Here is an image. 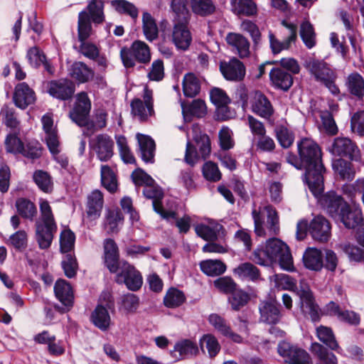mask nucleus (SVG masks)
Wrapping results in <instances>:
<instances>
[{
    "label": "nucleus",
    "instance_id": "nucleus-16",
    "mask_svg": "<svg viewBox=\"0 0 364 364\" xmlns=\"http://www.w3.org/2000/svg\"><path fill=\"white\" fill-rule=\"evenodd\" d=\"M114 141L106 134H100L91 139L90 146L101 161H107L113 156Z\"/></svg>",
    "mask_w": 364,
    "mask_h": 364
},
{
    "label": "nucleus",
    "instance_id": "nucleus-29",
    "mask_svg": "<svg viewBox=\"0 0 364 364\" xmlns=\"http://www.w3.org/2000/svg\"><path fill=\"white\" fill-rule=\"evenodd\" d=\"M56 231L57 224H53V226L36 224V240L41 249L46 250L50 247Z\"/></svg>",
    "mask_w": 364,
    "mask_h": 364
},
{
    "label": "nucleus",
    "instance_id": "nucleus-55",
    "mask_svg": "<svg viewBox=\"0 0 364 364\" xmlns=\"http://www.w3.org/2000/svg\"><path fill=\"white\" fill-rule=\"evenodd\" d=\"M191 6L193 12L200 16H209L215 9L212 0H191Z\"/></svg>",
    "mask_w": 364,
    "mask_h": 364
},
{
    "label": "nucleus",
    "instance_id": "nucleus-18",
    "mask_svg": "<svg viewBox=\"0 0 364 364\" xmlns=\"http://www.w3.org/2000/svg\"><path fill=\"white\" fill-rule=\"evenodd\" d=\"M144 196L149 199H152V205L156 213L159 214L164 219L170 220L176 218V212L173 210H166L161 204V200L163 198L164 193L161 188L155 186L154 184L146 186L143 191Z\"/></svg>",
    "mask_w": 364,
    "mask_h": 364
},
{
    "label": "nucleus",
    "instance_id": "nucleus-42",
    "mask_svg": "<svg viewBox=\"0 0 364 364\" xmlns=\"http://www.w3.org/2000/svg\"><path fill=\"white\" fill-rule=\"evenodd\" d=\"M200 268L207 276L218 277L225 272L227 266L220 259H205L200 262Z\"/></svg>",
    "mask_w": 364,
    "mask_h": 364
},
{
    "label": "nucleus",
    "instance_id": "nucleus-11",
    "mask_svg": "<svg viewBox=\"0 0 364 364\" xmlns=\"http://www.w3.org/2000/svg\"><path fill=\"white\" fill-rule=\"evenodd\" d=\"M119 269L120 272L117 275L118 283H124L131 291L139 290L143 284L141 273L136 268L126 261H122Z\"/></svg>",
    "mask_w": 364,
    "mask_h": 364
},
{
    "label": "nucleus",
    "instance_id": "nucleus-26",
    "mask_svg": "<svg viewBox=\"0 0 364 364\" xmlns=\"http://www.w3.org/2000/svg\"><path fill=\"white\" fill-rule=\"evenodd\" d=\"M13 100L16 107L24 109L36 101L34 91L26 83L21 82L16 85Z\"/></svg>",
    "mask_w": 364,
    "mask_h": 364
},
{
    "label": "nucleus",
    "instance_id": "nucleus-1",
    "mask_svg": "<svg viewBox=\"0 0 364 364\" xmlns=\"http://www.w3.org/2000/svg\"><path fill=\"white\" fill-rule=\"evenodd\" d=\"M301 163L306 170L305 180L313 195L318 196L324 189L323 173L325 168L321 161V152L318 144L309 138L297 144Z\"/></svg>",
    "mask_w": 364,
    "mask_h": 364
},
{
    "label": "nucleus",
    "instance_id": "nucleus-44",
    "mask_svg": "<svg viewBox=\"0 0 364 364\" xmlns=\"http://www.w3.org/2000/svg\"><path fill=\"white\" fill-rule=\"evenodd\" d=\"M15 206L17 213L22 218L33 221L36 217V206L30 200L25 198H19L16 200Z\"/></svg>",
    "mask_w": 364,
    "mask_h": 364
},
{
    "label": "nucleus",
    "instance_id": "nucleus-4",
    "mask_svg": "<svg viewBox=\"0 0 364 364\" xmlns=\"http://www.w3.org/2000/svg\"><path fill=\"white\" fill-rule=\"evenodd\" d=\"M90 18L95 23L103 22V2L101 0H91L87 6V11L79 13L77 31L80 41H85L91 34Z\"/></svg>",
    "mask_w": 364,
    "mask_h": 364
},
{
    "label": "nucleus",
    "instance_id": "nucleus-60",
    "mask_svg": "<svg viewBox=\"0 0 364 364\" xmlns=\"http://www.w3.org/2000/svg\"><path fill=\"white\" fill-rule=\"evenodd\" d=\"M249 300V294L242 289H235L228 298V301L234 311H239L247 304Z\"/></svg>",
    "mask_w": 364,
    "mask_h": 364
},
{
    "label": "nucleus",
    "instance_id": "nucleus-30",
    "mask_svg": "<svg viewBox=\"0 0 364 364\" xmlns=\"http://www.w3.org/2000/svg\"><path fill=\"white\" fill-rule=\"evenodd\" d=\"M344 209L346 210L343 211L341 215H340L337 223H343L346 228L348 229L355 228L358 227L364 220L362 210L359 205L357 207L355 206L353 210H351L348 204L346 208Z\"/></svg>",
    "mask_w": 364,
    "mask_h": 364
},
{
    "label": "nucleus",
    "instance_id": "nucleus-51",
    "mask_svg": "<svg viewBox=\"0 0 364 364\" xmlns=\"http://www.w3.org/2000/svg\"><path fill=\"white\" fill-rule=\"evenodd\" d=\"M196 235L206 241H214L218 238L219 226L213 224L200 223L194 227Z\"/></svg>",
    "mask_w": 364,
    "mask_h": 364
},
{
    "label": "nucleus",
    "instance_id": "nucleus-10",
    "mask_svg": "<svg viewBox=\"0 0 364 364\" xmlns=\"http://www.w3.org/2000/svg\"><path fill=\"white\" fill-rule=\"evenodd\" d=\"M297 295L300 299V309L305 316H309L314 322L320 319V309L315 303L314 298L309 287L306 284H301L300 289H297Z\"/></svg>",
    "mask_w": 364,
    "mask_h": 364
},
{
    "label": "nucleus",
    "instance_id": "nucleus-52",
    "mask_svg": "<svg viewBox=\"0 0 364 364\" xmlns=\"http://www.w3.org/2000/svg\"><path fill=\"white\" fill-rule=\"evenodd\" d=\"M101 183L110 193H114L117 189L116 176L114 171L107 165H102L101 166Z\"/></svg>",
    "mask_w": 364,
    "mask_h": 364
},
{
    "label": "nucleus",
    "instance_id": "nucleus-24",
    "mask_svg": "<svg viewBox=\"0 0 364 364\" xmlns=\"http://www.w3.org/2000/svg\"><path fill=\"white\" fill-rule=\"evenodd\" d=\"M208 322L215 331H217L223 336L231 339L235 343H242V337L239 334L235 333L232 331L230 324L221 316L217 314H211L208 316Z\"/></svg>",
    "mask_w": 364,
    "mask_h": 364
},
{
    "label": "nucleus",
    "instance_id": "nucleus-39",
    "mask_svg": "<svg viewBox=\"0 0 364 364\" xmlns=\"http://www.w3.org/2000/svg\"><path fill=\"white\" fill-rule=\"evenodd\" d=\"M187 5V0L171 1L170 7L173 23H188L189 11Z\"/></svg>",
    "mask_w": 364,
    "mask_h": 364
},
{
    "label": "nucleus",
    "instance_id": "nucleus-20",
    "mask_svg": "<svg viewBox=\"0 0 364 364\" xmlns=\"http://www.w3.org/2000/svg\"><path fill=\"white\" fill-rule=\"evenodd\" d=\"M172 41L176 48L187 50L192 42V36L187 27L188 23H173Z\"/></svg>",
    "mask_w": 364,
    "mask_h": 364
},
{
    "label": "nucleus",
    "instance_id": "nucleus-2",
    "mask_svg": "<svg viewBox=\"0 0 364 364\" xmlns=\"http://www.w3.org/2000/svg\"><path fill=\"white\" fill-rule=\"evenodd\" d=\"M250 259L261 266H271L279 262L282 269L294 270L293 257L288 245L281 240L272 237L259 245L253 252Z\"/></svg>",
    "mask_w": 364,
    "mask_h": 364
},
{
    "label": "nucleus",
    "instance_id": "nucleus-3",
    "mask_svg": "<svg viewBox=\"0 0 364 364\" xmlns=\"http://www.w3.org/2000/svg\"><path fill=\"white\" fill-rule=\"evenodd\" d=\"M252 215L254 220L255 232L259 237L274 236L279 232V216L272 205L253 208Z\"/></svg>",
    "mask_w": 364,
    "mask_h": 364
},
{
    "label": "nucleus",
    "instance_id": "nucleus-45",
    "mask_svg": "<svg viewBox=\"0 0 364 364\" xmlns=\"http://www.w3.org/2000/svg\"><path fill=\"white\" fill-rule=\"evenodd\" d=\"M346 85L351 95L359 99L364 96V79L359 73H350L347 77Z\"/></svg>",
    "mask_w": 364,
    "mask_h": 364
},
{
    "label": "nucleus",
    "instance_id": "nucleus-17",
    "mask_svg": "<svg viewBox=\"0 0 364 364\" xmlns=\"http://www.w3.org/2000/svg\"><path fill=\"white\" fill-rule=\"evenodd\" d=\"M282 24L289 30V33L284 41H279L272 31H269L268 33L269 47L274 55H277L283 50H288L297 37L296 25L285 21H283Z\"/></svg>",
    "mask_w": 364,
    "mask_h": 364
},
{
    "label": "nucleus",
    "instance_id": "nucleus-48",
    "mask_svg": "<svg viewBox=\"0 0 364 364\" xmlns=\"http://www.w3.org/2000/svg\"><path fill=\"white\" fill-rule=\"evenodd\" d=\"M124 217L120 210L118 208L107 210L105 216V225L109 232H117L119 231V225H122Z\"/></svg>",
    "mask_w": 364,
    "mask_h": 364
},
{
    "label": "nucleus",
    "instance_id": "nucleus-36",
    "mask_svg": "<svg viewBox=\"0 0 364 364\" xmlns=\"http://www.w3.org/2000/svg\"><path fill=\"white\" fill-rule=\"evenodd\" d=\"M91 321L101 331H107L111 324L108 309L102 304H98L91 314Z\"/></svg>",
    "mask_w": 364,
    "mask_h": 364
},
{
    "label": "nucleus",
    "instance_id": "nucleus-23",
    "mask_svg": "<svg viewBox=\"0 0 364 364\" xmlns=\"http://www.w3.org/2000/svg\"><path fill=\"white\" fill-rule=\"evenodd\" d=\"M103 245L105 264L110 272L116 273L122 264L119 261L118 247L112 239H106Z\"/></svg>",
    "mask_w": 364,
    "mask_h": 364
},
{
    "label": "nucleus",
    "instance_id": "nucleus-7",
    "mask_svg": "<svg viewBox=\"0 0 364 364\" xmlns=\"http://www.w3.org/2000/svg\"><path fill=\"white\" fill-rule=\"evenodd\" d=\"M323 191V190L321 191L318 196H314L317 198L318 203L327 214L336 222H338V218H340L342 212L346 210L344 208H346L348 203L345 201L341 196L334 191H328L321 195Z\"/></svg>",
    "mask_w": 364,
    "mask_h": 364
},
{
    "label": "nucleus",
    "instance_id": "nucleus-34",
    "mask_svg": "<svg viewBox=\"0 0 364 364\" xmlns=\"http://www.w3.org/2000/svg\"><path fill=\"white\" fill-rule=\"evenodd\" d=\"M269 78L272 85L275 88L284 91L288 90L293 84L291 75L279 68H272L271 70Z\"/></svg>",
    "mask_w": 364,
    "mask_h": 364
},
{
    "label": "nucleus",
    "instance_id": "nucleus-58",
    "mask_svg": "<svg viewBox=\"0 0 364 364\" xmlns=\"http://www.w3.org/2000/svg\"><path fill=\"white\" fill-rule=\"evenodd\" d=\"M211 102L216 106L218 111H223L227 108L230 99L225 92L220 88L214 87L210 92Z\"/></svg>",
    "mask_w": 364,
    "mask_h": 364
},
{
    "label": "nucleus",
    "instance_id": "nucleus-64",
    "mask_svg": "<svg viewBox=\"0 0 364 364\" xmlns=\"http://www.w3.org/2000/svg\"><path fill=\"white\" fill-rule=\"evenodd\" d=\"M28 242V236L25 230H18L12 234L8 240V244L18 251L23 250Z\"/></svg>",
    "mask_w": 364,
    "mask_h": 364
},
{
    "label": "nucleus",
    "instance_id": "nucleus-59",
    "mask_svg": "<svg viewBox=\"0 0 364 364\" xmlns=\"http://www.w3.org/2000/svg\"><path fill=\"white\" fill-rule=\"evenodd\" d=\"M200 348H206L210 358L215 357L220 350V346L216 337L210 333L203 335L200 339Z\"/></svg>",
    "mask_w": 364,
    "mask_h": 364
},
{
    "label": "nucleus",
    "instance_id": "nucleus-32",
    "mask_svg": "<svg viewBox=\"0 0 364 364\" xmlns=\"http://www.w3.org/2000/svg\"><path fill=\"white\" fill-rule=\"evenodd\" d=\"M54 292L57 299L67 310L73 306L74 295L71 286L65 280L58 279L54 286Z\"/></svg>",
    "mask_w": 364,
    "mask_h": 364
},
{
    "label": "nucleus",
    "instance_id": "nucleus-12",
    "mask_svg": "<svg viewBox=\"0 0 364 364\" xmlns=\"http://www.w3.org/2000/svg\"><path fill=\"white\" fill-rule=\"evenodd\" d=\"M132 114L141 122L146 121L154 114L152 91L146 86L144 88L143 100L134 99L131 102Z\"/></svg>",
    "mask_w": 364,
    "mask_h": 364
},
{
    "label": "nucleus",
    "instance_id": "nucleus-14",
    "mask_svg": "<svg viewBox=\"0 0 364 364\" xmlns=\"http://www.w3.org/2000/svg\"><path fill=\"white\" fill-rule=\"evenodd\" d=\"M250 108L257 116L269 119L274 113V109L270 100L260 91H255L250 96Z\"/></svg>",
    "mask_w": 364,
    "mask_h": 364
},
{
    "label": "nucleus",
    "instance_id": "nucleus-43",
    "mask_svg": "<svg viewBox=\"0 0 364 364\" xmlns=\"http://www.w3.org/2000/svg\"><path fill=\"white\" fill-rule=\"evenodd\" d=\"M259 312L260 321L269 324L276 323L280 318L279 308L269 302H262L259 306Z\"/></svg>",
    "mask_w": 364,
    "mask_h": 364
},
{
    "label": "nucleus",
    "instance_id": "nucleus-40",
    "mask_svg": "<svg viewBox=\"0 0 364 364\" xmlns=\"http://www.w3.org/2000/svg\"><path fill=\"white\" fill-rule=\"evenodd\" d=\"M316 336L321 342L326 345L329 348L336 350L339 354H343V350L336 341L331 328L324 326L317 327Z\"/></svg>",
    "mask_w": 364,
    "mask_h": 364
},
{
    "label": "nucleus",
    "instance_id": "nucleus-31",
    "mask_svg": "<svg viewBox=\"0 0 364 364\" xmlns=\"http://www.w3.org/2000/svg\"><path fill=\"white\" fill-rule=\"evenodd\" d=\"M233 274L242 281L257 282L262 280L259 269L250 262H243L234 268Z\"/></svg>",
    "mask_w": 364,
    "mask_h": 364
},
{
    "label": "nucleus",
    "instance_id": "nucleus-6",
    "mask_svg": "<svg viewBox=\"0 0 364 364\" xmlns=\"http://www.w3.org/2000/svg\"><path fill=\"white\" fill-rule=\"evenodd\" d=\"M196 147L188 141L185 154L186 162L193 166L200 159H206L210 154L211 146L209 136L205 134H196L193 136Z\"/></svg>",
    "mask_w": 364,
    "mask_h": 364
},
{
    "label": "nucleus",
    "instance_id": "nucleus-38",
    "mask_svg": "<svg viewBox=\"0 0 364 364\" xmlns=\"http://www.w3.org/2000/svg\"><path fill=\"white\" fill-rule=\"evenodd\" d=\"M136 138L142 160L146 163H152L155 151L154 141L149 136L141 134H137Z\"/></svg>",
    "mask_w": 364,
    "mask_h": 364
},
{
    "label": "nucleus",
    "instance_id": "nucleus-13",
    "mask_svg": "<svg viewBox=\"0 0 364 364\" xmlns=\"http://www.w3.org/2000/svg\"><path fill=\"white\" fill-rule=\"evenodd\" d=\"M75 105L70 113V117L80 127L86 126L89 121L91 102L87 93L82 92L76 97Z\"/></svg>",
    "mask_w": 364,
    "mask_h": 364
},
{
    "label": "nucleus",
    "instance_id": "nucleus-63",
    "mask_svg": "<svg viewBox=\"0 0 364 364\" xmlns=\"http://www.w3.org/2000/svg\"><path fill=\"white\" fill-rule=\"evenodd\" d=\"M319 117L321 120L320 129L328 134H336L338 129L332 114L327 111H321Z\"/></svg>",
    "mask_w": 364,
    "mask_h": 364
},
{
    "label": "nucleus",
    "instance_id": "nucleus-27",
    "mask_svg": "<svg viewBox=\"0 0 364 364\" xmlns=\"http://www.w3.org/2000/svg\"><path fill=\"white\" fill-rule=\"evenodd\" d=\"M226 42L230 46L232 51L237 54L240 58L248 57L250 51V42L240 33H229L225 38Z\"/></svg>",
    "mask_w": 364,
    "mask_h": 364
},
{
    "label": "nucleus",
    "instance_id": "nucleus-19",
    "mask_svg": "<svg viewBox=\"0 0 364 364\" xmlns=\"http://www.w3.org/2000/svg\"><path fill=\"white\" fill-rule=\"evenodd\" d=\"M306 68L314 79L321 83L336 74L331 66L323 60L309 59L306 62Z\"/></svg>",
    "mask_w": 364,
    "mask_h": 364
},
{
    "label": "nucleus",
    "instance_id": "nucleus-37",
    "mask_svg": "<svg viewBox=\"0 0 364 364\" xmlns=\"http://www.w3.org/2000/svg\"><path fill=\"white\" fill-rule=\"evenodd\" d=\"M69 75L78 83H85L94 77L93 70L82 62L74 63L69 69Z\"/></svg>",
    "mask_w": 364,
    "mask_h": 364
},
{
    "label": "nucleus",
    "instance_id": "nucleus-15",
    "mask_svg": "<svg viewBox=\"0 0 364 364\" xmlns=\"http://www.w3.org/2000/svg\"><path fill=\"white\" fill-rule=\"evenodd\" d=\"M333 155L346 156L351 160L360 159V150L356 144L349 138L337 137L328 148Z\"/></svg>",
    "mask_w": 364,
    "mask_h": 364
},
{
    "label": "nucleus",
    "instance_id": "nucleus-28",
    "mask_svg": "<svg viewBox=\"0 0 364 364\" xmlns=\"http://www.w3.org/2000/svg\"><path fill=\"white\" fill-rule=\"evenodd\" d=\"M104 205V197L99 190L92 191L87 196L86 205L87 216L90 220H96L100 217Z\"/></svg>",
    "mask_w": 364,
    "mask_h": 364
},
{
    "label": "nucleus",
    "instance_id": "nucleus-49",
    "mask_svg": "<svg viewBox=\"0 0 364 364\" xmlns=\"http://www.w3.org/2000/svg\"><path fill=\"white\" fill-rule=\"evenodd\" d=\"M143 31L149 41H153L158 38L159 30L154 18L148 12L142 15Z\"/></svg>",
    "mask_w": 364,
    "mask_h": 364
},
{
    "label": "nucleus",
    "instance_id": "nucleus-57",
    "mask_svg": "<svg viewBox=\"0 0 364 364\" xmlns=\"http://www.w3.org/2000/svg\"><path fill=\"white\" fill-rule=\"evenodd\" d=\"M300 36L308 48L316 45V33L313 25L309 21H304L300 26Z\"/></svg>",
    "mask_w": 364,
    "mask_h": 364
},
{
    "label": "nucleus",
    "instance_id": "nucleus-61",
    "mask_svg": "<svg viewBox=\"0 0 364 364\" xmlns=\"http://www.w3.org/2000/svg\"><path fill=\"white\" fill-rule=\"evenodd\" d=\"M277 139L284 148H289L294 142L293 133L284 124L277 125L275 128Z\"/></svg>",
    "mask_w": 364,
    "mask_h": 364
},
{
    "label": "nucleus",
    "instance_id": "nucleus-5",
    "mask_svg": "<svg viewBox=\"0 0 364 364\" xmlns=\"http://www.w3.org/2000/svg\"><path fill=\"white\" fill-rule=\"evenodd\" d=\"M4 144L8 153L21 154L31 159H38L41 156V145L38 141L29 142L24 145L16 135L8 134Z\"/></svg>",
    "mask_w": 364,
    "mask_h": 364
},
{
    "label": "nucleus",
    "instance_id": "nucleus-21",
    "mask_svg": "<svg viewBox=\"0 0 364 364\" xmlns=\"http://www.w3.org/2000/svg\"><path fill=\"white\" fill-rule=\"evenodd\" d=\"M309 232L315 240L327 242L331 237L330 223L323 216L318 215L309 224Z\"/></svg>",
    "mask_w": 364,
    "mask_h": 364
},
{
    "label": "nucleus",
    "instance_id": "nucleus-35",
    "mask_svg": "<svg viewBox=\"0 0 364 364\" xmlns=\"http://www.w3.org/2000/svg\"><path fill=\"white\" fill-rule=\"evenodd\" d=\"M231 11L237 16H253L257 13V7L252 0H230Z\"/></svg>",
    "mask_w": 364,
    "mask_h": 364
},
{
    "label": "nucleus",
    "instance_id": "nucleus-33",
    "mask_svg": "<svg viewBox=\"0 0 364 364\" xmlns=\"http://www.w3.org/2000/svg\"><path fill=\"white\" fill-rule=\"evenodd\" d=\"M303 263L306 269L321 270L323 267L322 252L316 247H308L303 255Z\"/></svg>",
    "mask_w": 364,
    "mask_h": 364
},
{
    "label": "nucleus",
    "instance_id": "nucleus-62",
    "mask_svg": "<svg viewBox=\"0 0 364 364\" xmlns=\"http://www.w3.org/2000/svg\"><path fill=\"white\" fill-rule=\"evenodd\" d=\"M182 113L184 119H186L188 114L201 117L205 114V104L203 100H196L187 107L183 104H181Z\"/></svg>",
    "mask_w": 364,
    "mask_h": 364
},
{
    "label": "nucleus",
    "instance_id": "nucleus-8",
    "mask_svg": "<svg viewBox=\"0 0 364 364\" xmlns=\"http://www.w3.org/2000/svg\"><path fill=\"white\" fill-rule=\"evenodd\" d=\"M121 58L126 68H132L135 65V60L141 63H149L151 60L149 47L143 41H134L130 49H122Z\"/></svg>",
    "mask_w": 364,
    "mask_h": 364
},
{
    "label": "nucleus",
    "instance_id": "nucleus-46",
    "mask_svg": "<svg viewBox=\"0 0 364 364\" xmlns=\"http://www.w3.org/2000/svg\"><path fill=\"white\" fill-rule=\"evenodd\" d=\"M174 351L178 353L181 358H188L196 356L198 353V348L192 340L183 339L175 344Z\"/></svg>",
    "mask_w": 364,
    "mask_h": 364
},
{
    "label": "nucleus",
    "instance_id": "nucleus-53",
    "mask_svg": "<svg viewBox=\"0 0 364 364\" xmlns=\"http://www.w3.org/2000/svg\"><path fill=\"white\" fill-rule=\"evenodd\" d=\"M185 301L183 292L176 288H170L164 298V304L168 308H176L182 305Z\"/></svg>",
    "mask_w": 364,
    "mask_h": 364
},
{
    "label": "nucleus",
    "instance_id": "nucleus-50",
    "mask_svg": "<svg viewBox=\"0 0 364 364\" xmlns=\"http://www.w3.org/2000/svg\"><path fill=\"white\" fill-rule=\"evenodd\" d=\"M332 167L335 173L344 180H352L354 178L355 172L351 164L343 159L333 160Z\"/></svg>",
    "mask_w": 364,
    "mask_h": 364
},
{
    "label": "nucleus",
    "instance_id": "nucleus-47",
    "mask_svg": "<svg viewBox=\"0 0 364 364\" xmlns=\"http://www.w3.org/2000/svg\"><path fill=\"white\" fill-rule=\"evenodd\" d=\"M310 350L322 364H338L336 356L317 342L311 344Z\"/></svg>",
    "mask_w": 364,
    "mask_h": 364
},
{
    "label": "nucleus",
    "instance_id": "nucleus-9",
    "mask_svg": "<svg viewBox=\"0 0 364 364\" xmlns=\"http://www.w3.org/2000/svg\"><path fill=\"white\" fill-rule=\"evenodd\" d=\"M278 353L289 364H313L310 355L305 350L286 341L279 343Z\"/></svg>",
    "mask_w": 364,
    "mask_h": 364
},
{
    "label": "nucleus",
    "instance_id": "nucleus-25",
    "mask_svg": "<svg viewBox=\"0 0 364 364\" xmlns=\"http://www.w3.org/2000/svg\"><path fill=\"white\" fill-rule=\"evenodd\" d=\"M48 92L53 97L66 100L73 96L75 85L68 80L51 81L48 85Z\"/></svg>",
    "mask_w": 364,
    "mask_h": 364
},
{
    "label": "nucleus",
    "instance_id": "nucleus-41",
    "mask_svg": "<svg viewBox=\"0 0 364 364\" xmlns=\"http://www.w3.org/2000/svg\"><path fill=\"white\" fill-rule=\"evenodd\" d=\"M182 85L184 95L194 97L200 92L201 81L194 73H188L183 76Z\"/></svg>",
    "mask_w": 364,
    "mask_h": 364
},
{
    "label": "nucleus",
    "instance_id": "nucleus-22",
    "mask_svg": "<svg viewBox=\"0 0 364 364\" xmlns=\"http://www.w3.org/2000/svg\"><path fill=\"white\" fill-rule=\"evenodd\" d=\"M220 69L224 77L228 80L240 81L245 75V65L235 58L228 63H221Z\"/></svg>",
    "mask_w": 364,
    "mask_h": 364
},
{
    "label": "nucleus",
    "instance_id": "nucleus-56",
    "mask_svg": "<svg viewBox=\"0 0 364 364\" xmlns=\"http://www.w3.org/2000/svg\"><path fill=\"white\" fill-rule=\"evenodd\" d=\"M38 203L41 216L39 220H38L36 224H43L49 226H53V224H56L52 208L48 201L46 199L40 198Z\"/></svg>",
    "mask_w": 364,
    "mask_h": 364
},
{
    "label": "nucleus",
    "instance_id": "nucleus-54",
    "mask_svg": "<svg viewBox=\"0 0 364 364\" xmlns=\"http://www.w3.org/2000/svg\"><path fill=\"white\" fill-rule=\"evenodd\" d=\"M33 179L38 188L44 193H50L53 190V181L50 174L43 170H37L33 174Z\"/></svg>",
    "mask_w": 364,
    "mask_h": 364
}]
</instances>
